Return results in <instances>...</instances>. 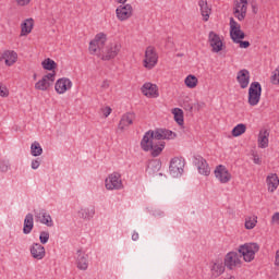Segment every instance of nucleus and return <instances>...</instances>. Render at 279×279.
Listing matches in <instances>:
<instances>
[{"label":"nucleus","instance_id":"f257e3e1","mask_svg":"<svg viewBox=\"0 0 279 279\" xmlns=\"http://www.w3.org/2000/svg\"><path fill=\"white\" fill-rule=\"evenodd\" d=\"M141 148L143 151H150V156L153 158H158L165 149V142H156L154 140H149V136L144 135L141 141Z\"/></svg>","mask_w":279,"mask_h":279},{"label":"nucleus","instance_id":"f03ea898","mask_svg":"<svg viewBox=\"0 0 279 279\" xmlns=\"http://www.w3.org/2000/svg\"><path fill=\"white\" fill-rule=\"evenodd\" d=\"M144 136H148L150 141H155L157 143H162V141H171L178 136V134L173 133L171 130L167 129H156L147 131Z\"/></svg>","mask_w":279,"mask_h":279},{"label":"nucleus","instance_id":"7ed1b4c3","mask_svg":"<svg viewBox=\"0 0 279 279\" xmlns=\"http://www.w3.org/2000/svg\"><path fill=\"white\" fill-rule=\"evenodd\" d=\"M259 251L260 245H258V243H245L240 245L238 254L245 260V263H252Z\"/></svg>","mask_w":279,"mask_h":279},{"label":"nucleus","instance_id":"20e7f679","mask_svg":"<svg viewBox=\"0 0 279 279\" xmlns=\"http://www.w3.org/2000/svg\"><path fill=\"white\" fill-rule=\"evenodd\" d=\"M107 40L108 36L105 33H98L89 43V53H92V56H95V53H101Z\"/></svg>","mask_w":279,"mask_h":279},{"label":"nucleus","instance_id":"39448f33","mask_svg":"<svg viewBox=\"0 0 279 279\" xmlns=\"http://www.w3.org/2000/svg\"><path fill=\"white\" fill-rule=\"evenodd\" d=\"M186 161L182 157H174L170 160L169 171L172 178H180L184 173Z\"/></svg>","mask_w":279,"mask_h":279},{"label":"nucleus","instance_id":"423d86ee","mask_svg":"<svg viewBox=\"0 0 279 279\" xmlns=\"http://www.w3.org/2000/svg\"><path fill=\"white\" fill-rule=\"evenodd\" d=\"M260 95H263V86H260V83H251L248 88V104L251 106H258L260 102Z\"/></svg>","mask_w":279,"mask_h":279},{"label":"nucleus","instance_id":"0eeeda50","mask_svg":"<svg viewBox=\"0 0 279 279\" xmlns=\"http://www.w3.org/2000/svg\"><path fill=\"white\" fill-rule=\"evenodd\" d=\"M230 38L235 45H239L240 40L245 38V33L241 29V24L234 21V17H230Z\"/></svg>","mask_w":279,"mask_h":279},{"label":"nucleus","instance_id":"6e6552de","mask_svg":"<svg viewBox=\"0 0 279 279\" xmlns=\"http://www.w3.org/2000/svg\"><path fill=\"white\" fill-rule=\"evenodd\" d=\"M105 186L107 191H120L123 189V181H121V174L113 172L105 180Z\"/></svg>","mask_w":279,"mask_h":279},{"label":"nucleus","instance_id":"1a4fd4ad","mask_svg":"<svg viewBox=\"0 0 279 279\" xmlns=\"http://www.w3.org/2000/svg\"><path fill=\"white\" fill-rule=\"evenodd\" d=\"M158 64V53H156V48L148 46L145 51L144 66L145 69L151 70Z\"/></svg>","mask_w":279,"mask_h":279},{"label":"nucleus","instance_id":"9d476101","mask_svg":"<svg viewBox=\"0 0 279 279\" xmlns=\"http://www.w3.org/2000/svg\"><path fill=\"white\" fill-rule=\"evenodd\" d=\"M34 215L36 221L47 226V228H53V219L51 218V215L47 213V209H34Z\"/></svg>","mask_w":279,"mask_h":279},{"label":"nucleus","instance_id":"9b49d317","mask_svg":"<svg viewBox=\"0 0 279 279\" xmlns=\"http://www.w3.org/2000/svg\"><path fill=\"white\" fill-rule=\"evenodd\" d=\"M208 43L211 47L213 53H219V51H223V41L221 40V37L219 36V34L213 31L209 32Z\"/></svg>","mask_w":279,"mask_h":279},{"label":"nucleus","instance_id":"f8f14e48","mask_svg":"<svg viewBox=\"0 0 279 279\" xmlns=\"http://www.w3.org/2000/svg\"><path fill=\"white\" fill-rule=\"evenodd\" d=\"M225 267H227V269H234L235 267H241V255L236 252H229L226 256H225Z\"/></svg>","mask_w":279,"mask_h":279},{"label":"nucleus","instance_id":"ddd939ff","mask_svg":"<svg viewBox=\"0 0 279 279\" xmlns=\"http://www.w3.org/2000/svg\"><path fill=\"white\" fill-rule=\"evenodd\" d=\"M121 51V44L114 43L110 44L106 47L105 50L101 51L102 58L101 60H113L116 56H119V52Z\"/></svg>","mask_w":279,"mask_h":279},{"label":"nucleus","instance_id":"4468645a","mask_svg":"<svg viewBox=\"0 0 279 279\" xmlns=\"http://www.w3.org/2000/svg\"><path fill=\"white\" fill-rule=\"evenodd\" d=\"M215 175L217 180L221 182V184H228V181L232 180V174L230 173V171H228V168H226V166L223 165H219L215 169Z\"/></svg>","mask_w":279,"mask_h":279},{"label":"nucleus","instance_id":"2eb2a0df","mask_svg":"<svg viewBox=\"0 0 279 279\" xmlns=\"http://www.w3.org/2000/svg\"><path fill=\"white\" fill-rule=\"evenodd\" d=\"M134 9L132 4L119 5L116 10V14L119 21H128V19H132V14Z\"/></svg>","mask_w":279,"mask_h":279},{"label":"nucleus","instance_id":"dca6fc26","mask_svg":"<svg viewBox=\"0 0 279 279\" xmlns=\"http://www.w3.org/2000/svg\"><path fill=\"white\" fill-rule=\"evenodd\" d=\"M7 66H12L16 64L19 60V54L14 50H5L2 54L0 53V62H3Z\"/></svg>","mask_w":279,"mask_h":279},{"label":"nucleus","instance_id":"f3484780","mask_svg":"<svg viewBox=\"0 0 279 279\" xmlns=\"http://www.w3.org/2000/svg\"><path fill=\"white\" fill-rule=\"evenodd\" d=\"M72 86H73V82H71V80L66 77H63V78H59L56 82L54 89L59 95H64V93L71 89Z\"/></svg>","mask_w":279,"mask_h":279},{"label":"nucleus","instance_id":"a211bd4d","mask_svg":"<svg viewBox=\"0 0 279 279\" xmlns=\"http://www.w3.org/2000/svg\"><path fill=\"white\" fill-rule=\"evenodd\" d=\"M134 119H136V113L134 112H126L122 116L118 128L123 132L126 128H130L134 123Z\"/></svg>","mask_w":279,"mask_h":279},{"label":"nucleus","instance_id":"6ab92c4d","mask_svg":"<svg viewBox=\"0 0 279 279\" xmlns=\"http://www.w3.org/2000/svg\"><path fill=\"white\" fill-rule=\"evenodd\" d=\"M142 93L145 95V97H151L153 99H156L159 97L158 94V85L151 84V83H145L142 86Z\"/></svg>","mask_w":279,"mask_h":279},{"label":"nucleus","instance_id":"aec40b11","mask_svg":"<svg viewBox=\"0 0 279 279\" xmlns=\"http://www.w3.org/2000/svg\"><path fill=\"white\" fill-rule=\"evenodd\" d=\"M76 267L81 271H86L88 269V255L84 253L82 250L76 252Z\"/></svg>","mask_w":279,"mask_h":279},{"label":"nucleus","instance_id":"412c9836","mask_svg":"<svg viewBox=\"0 0 279 279\" xmlns=\"http://www.w3.org/2000/svg\"><path fill=\"white\" fill-rule=\"evenodd\" d=\"M236 81L241 88H247V86H250V71L245 69L240 70L238 72Z\"/></svg>","mask_w":279,"mask_h":279},{"label":"nucleus","instance_id":"4be33fe9","mask_svg":"<svg viewBox=\"0 0 279 279\" xmlns=\"http://www.w3.org/2000/svg\"><path fill=\"white\" fill-rule=\"evenodd\" d=\"M198 7L201 14L203 16V21L206 23L208 22V19H210V13L213 12V8L208 5V1L206 0H199Z\"/></svg>","mask_w":279,"mask_h":279},{"label":"nucleus","instance_id":"5701e85b","mask_svg":"<svg viewBox=\"0 0 279 279\" xmlns=\"http://www.w3.org/2000/svg\"><path fill=\"white\" fill-rule=\"evenodd\" d=\"M31 254L36 260H43L45 258V246L40 243H34L31 246Z\"/></svg>","mask_w":279,"mask_h":279},{"label":"nucleus","instance_id":"b1692460","mask_svg":"<svg viewBox=\"0 0 279 279\" xmlns=\"http://www.w3.org/2000/svg\"><path fill=\"white\" fill-rule=\"evenodd\" d=\"M226 271V265L221 259H216L211 265V278H219Z\"/></svg>","mask_w":279,"mask_h":279},{"label":"nucleus","instance_id":"393cba45","mask_svg":"<svg viewBox=\"0 0 279 279\" xmlns=\"http://www.w3.org/2000/svg\"><path fill=\"white\" fill-rule=\"evenodd\" d=\"M257 145L260 149H267V147H269V131L267 130L259 131Z\"/></svg>","mask_w":279,"mask_h":279},{"label":"nucleus","instance_id":"a878e982","mask_svg":"<svg viewBox=\"0 0 279 279\" xmlns=\"http://www.w3.org/2000/svg\"><path fill=\"white\" fill-rule=\"evenodd\" d=\"M266 184L268 185L269 193H274L279 186V178L276 173H270L266 178Z\"/></svg>","mask_w":279,"mask_h":279},{"label":"nucleus","instance_id":"bb28decb","mask_svg":"<svg viewBox=\"0 0 279 279\" xmlns=\"http://www.w3.org/2000/svg\"><path fill=\"white\" fill-rule=\"evenodd\" d=\"M34 230V215L27 214L24 219L23 233L29 234Z\"/></svg>","mask_w":279,"mask_h":279},{"label":"nucleus","instance_id":"cd10ccee","mask_svg":"<svg viewBox=\"0 0 279 279\" xmlns=\"http://www.w3.org/2000/svg\"><path fill=\"white\" fill-rule=\"evenodd\" d=\"M197 162V169L198 173L202 175H209L210 174V168L208 167V162L203 157H198Z\"/></svg>","mask_w":279,"mask_h":279},{"label":"nucleus","instance_id":"c85d7f7f","mask_svg":"<svg viewBox=\"0 0 279 279\" xmlns=\"http://www.w3.org/2000/svg\"><path fill=\"white\" fill-rule=\"evenodd\" d=\"M22 33L21 36H27V34H32V29H34V19L29 17L26 19L22 25Z\"/></svg>","mask_w":279,"mask_h":279},{"label":"nucleus","instance_id":"c756f323","mask_svg":"<svg viewBox=\"0 0 279 279\" xmlns=\"http://www.w3.org/2000/svg\"><path fill=\"white\" fill-rule=\"evenodd\" d=\"M233 14L238 21H245V16H247V4H241L240 9H233Z\"/></svg>","mask_w":279,"mask_h":279},{"label":"nucleus","instance_id":"7c9ffc66","mask_svg":"<svg viewBox=\"0 0 279 279\" xmlns=\"http://www.w3.org/2000/svg\"><path fill=\"white\" fill-rule=\"evenodd\" d=\"M245 132H247V125L240 123L232 129L231 134L234 137H239L245 134Z\"/></svg>","mask_w":279,"mask_h":279},{"label":"nucleus","instance_id":"2f4dec72","mask_svg":"<svg viewBox=\"0 0 279 279\" xmlns=\"http://www.w3.org/2000/svg\"><path fill=\"white\" fill-rule=\"evenodd\" d=\"M172 113L174 114V121L178 125H184V111L180 108H174Z\"/></svg>","mask_w":279,"mask_h":279},{"label":"nucleus","instance_id":"473e14b6","mask_svg":"<svg viewBox=\"0 0 279 279\" xmlns=\"http://www.w3.org/2000/svg\"><path fill=\"white\" fill-rule=\"evenodd\" d=\"M198 80H197V76L193 75V74H190L185 77L184 80V84L187 88H195L198 84Z\"/></svg>","mask_w":279,"mask_h":279},{"label":"nucleus","instance_id":"72a5a7b5","mask_svg":"<svg viewBox=\"0 0 279 279\" xmlns=\"http://www.w3.org/2000/svg\"><path fill=\"white\" fill-rule=\"evenodd\" d=\"M41 66L45 69V71H54V69L58 66V63L48 58L41 62Z\"/></svg>","mask_w":279,"mask_h":279},{"label":"nucleus","instance_id":"f704fd0d","mask_svg":"<svg viewBox=\"0 0 279 279\" xmlns=\"http://www.w3.org/2000/svg\"><path fill=\"white\" fill-rule=\"evenodd\" d=\"M31 154L32 156H34L35 158L38 156H43V147L40 146V143L38 142H34L31 145Z\"/></svg>","mask_w":279,"mask_h":279},{"label":"nucleus","instance_id":"c9c22d12","mask_svg":"<svg viewBox=\"0 0 279 279\" xmlns=\"http://www.w3.org/2000/svg\"><path fill=\"white\" fill-rule=\"evenodd\" d=\"M51 87V82L46 81L44 77L35 84L36 90H47Z\"/></svg>","mask_w":279,"mask_h":279},{"label":"nucleus","instance_id":"e433bc0d","mask_svg":"<svg viewBox=\"0 0 279 279\" xmlns=\"http://www.w3.org/2000/svg\"><path fill=\"white\" fill-rule=\"evenodd\" d=\"M257 220L256 218H248L245 220L246 230H254L256 228Z\"/></svg>","mask_w":279,"mask_h":279},{"label":"nucleus","instance_id":"4c0bfd02","mask_svg":"<svg viewBox=\"0 0 279 279\" xmlns=\"http://www.w3.org/2000/svg\"><path fill=\"white\" fill-rule=\"evenodd\" d=\"M39 241L43 245L49 243V232L48 231H41L39 234Z\"/></svg>","mask_w":279,"mask_h":279},{"label":"nucleus","instance_id":"58836bf2","mask_svg":"<svg viewBox=\"0 0 279 279\" xmlns=\"http://www.w3.org/2000/svg\"><path fill=\"white\" fill-rule=\"evenodd\" d=\"M43 78L46 80V82H50V85L52 86L53 82H56V71L44 75Z\"/></svg>","mask_w":279,"mask_h":279},{"label":"nucleus","instance_id":"ea45409f","mask_svg":"<svg viewBox=\"0 0 279 279\" xmlns=\"http://www.w3.org/2000/svg\"><path fill=\"white\" fill-rule=\"evenodd\" d=\"M8 95H10L8 87L0 83V97H8Z\"/></svg>","mask_w":279,"mask_h":279},{"label":"nucleus","instance_id":"a19ab883","mask_svg":"<svg viewBox=\"0 0 279 279\" xmlns=\"http://www.w3.org/2000/svg\"><path fill=\"white\" fill-rule=\"evenodd\" d=\"M41 162H43V159L40 157L34 159L31 165L32 169H34V170L38 169V167H40Z\"/></svg>","mask_w":279,"mask_h":279},{"label":"nucleus","instance_id":"79ce46f5","mask_svg":"<svg viewBox=\"0 0 279 279\" xmlns=\"http://www.w3.org/2000/svg\"><path fill=\"white\" fill-rule=\"evenodd\" d=\"M10 170V163L9 162H5V161H2L1 163H0V171L2 172V173H5V172H8Z\"/></svg>","mask_w":279,"mask_h":279},{"label":"nucleus","instance_id":"37998d69","mask_svg":"<svg viewBox=\"0 0 279 279\" xmlns=\"http://www.w3.org/2000/svg\"><path fill=\"white\" fill-rule=\"evenodd\" d=\"M238 45H240L241 49H247L251 44L247 40L243 41V40L240 39V41H238Z\"/></svg>","mask_w":279,"mask_h":279},{"label":"nucleus","instance_id":"c03bdc74","mask_svg":"<svg viewBox=\"0 0 279 279\" xmlns=\"http://www.w3.org/2000/svg\"><path fill=\"white\" fill-rule=\"evenodd\" d=\"M104 117H110V114L112 113V108L110 107H105L101 109Z\"/></svg>","mask_w":279,"mask_h":279},{"label":"nucleus","instance_id":"a18cd8bd","mask_svg":"<svg viewBox=\"0 0 279 279\" xmlns=\"http://www.w3.org/2000/svg\"><path fill=\"white\" fill-rule=\"evenodd\" d=\"M253 162L255 165H260L263 161L260 160V157H258V154L253 153Z\"/></svg>","mask_w":279,"mask_h":279},{"label":"nucleus","instance_id":"49530a36","mask_svg":"<svg viewBox=\"0 0 279 279\" xmlns=\"http://www.w3.org/2000/svg\"><path fill=\"white\" fill-rule=\"evenodd\" d=\"M15 1H16L17 5L25 7V5H29L32 0H15Z\"/></svg>","mask_w":279,"mask_h":279},{"label":"nucleus","instance_id":"de8ad7c7","mask_svg":"<svg viewBox=\"0 0 279 279\" xmlns=\"http://www.w3.org/2000/svg\"><path fill=\"white\" fill-rule=\"evenodd\" d=\"M271 222L277 223L279 226V213H275L271 217Z\"/></svg>","mask_w":279,"mask_h":279},{"label":"nucleus","instance_id":"09e8293b","mask_svg":"<svg viewBox=\"0 0 279 279\" xmlns=\"http://www.w3.org/2000/svg\"><path fill=\"white\" fill-rule=\"evenodd\" d=\"M101 88H110V82L108 80L104 81L101 84Z\"/></svg>","mask_w":279,"mask_h":279},{"label":"nucleus","instance_id":"8fccbe9b","mask_svg":"<svg viewBox=\"0 0 279 279\" xmlns=\"http://www.w3.org/2000/svg\"><path fill=\"white\" fill-rule=\"evenodd\" d=\"M252 12L253 14H258V5L252 4Z\"/></svg>","mask_w":279,"mask_h":279},{"label":"nucleus","instance_id":"3c124183","mask_svg":"<svg viewBox=\"0 0 279 279\" xmlns=\"http://www.w3.org/2000/svg\"><path fill=\"white\" fill-rule=\"evenodd\" d=\"M275 265H277V267H279V251L276 252V257H275Z\"/></svg>","mask_w":279,"mask_h":279},{"label":"nucleus","instance_id":"603ef678","mask_svg":"<svg viewBox=\"0 0 279 279\" xmlns=\"http://www.w3.org/2000/svg\"><path fill=\"white\" fill-rule=\"evenodd\" d=\"M241 5H242V4H241L240 2H236V3H235V7H234V10H241Z\"/></svg>","mask_w":279,"mask_h":279},{"label":"nucleus","instance_id":"864d4df0","mask_svg":"<svg viewBox=\"0 0 279 279\" xmlns=\"http://www.w3.org/2000/svg\"><path fill=\"white\" fill-rule=\"evenodd\" d=\"M241 4L247 5V0H240Z\"/></svg>","mask_w":279,"mask_h":279},{"label":"nucleus","instance_id":"5fc2aeb1","mask_svg":"<svg viewBox=\"0 0 279 279\" xmlns=\"http://www.w3.org/2000/svg\"><path fill=\"white\" fill-rule=\"evenodd\" d=\"M117 1V3H125L128 0H116Z\"/></svg>","mask_w":279,"mask_h":279},{"label":"nucleus","instance_id":"6e6d98bb","mask_svg":"<svg viewBox=\"0 0 279 279\" xmlns=\"http://www.w3.org/2000/svg\"><path fill=\"white\" fill-rule=\"evenodd\" d=\"M80 215H82V217H84V218L86 219V216H84V209H82V210L80 211Z\"/></svg>","mask_w":279,"mask_h":279},{"label":"nucleus","instance_id":"4d7b16f0","mask_svg":"<svg viewBox=\"0 0 279 279\" xmlns=\"http://www.w3.org/2000/svg\"><path fill=\"white\" fill-rule=\"evenodd\" d=\"M225 279H236V278H234V276H230V277H227Z\"/></svg>","mask_w":279,"mask_h":279},{"label":"nucleus","instance_id":"13d9d810","mask_svg":"<svg viewBox=\"0 0 279 279\" xmlns=\"http://www.w3.org/2000/svg\"><path fill=\"white\" fill-rule=\"evenodd\" d=\"M177 56H178V58H182V54H180V53H179V54H177Z\"/></svg>","mask_w":279,"mask_h":279},{"label":"nucleus","instance_id":"bf43d9fd","mask_svg":"<svg viewBox=\"0 0 279 279\" xmlns=\"http://www.w3.org/2000/svg\"><path fill=\"white\" fill-rule=\"evenodd\" d=\"M34 80H36V74H34Z\"/></svg>","mask_w":279,"mask_h":279}]
</instances>
